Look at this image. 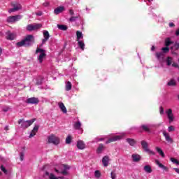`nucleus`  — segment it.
I'll use <instances>...</instances> for the list:
<instances>
[{"instance_id":"412c9836","label":"nucleus","mask_w":179,"mask_h":179,"mask_svg":"<svg viewBox=\"0 0 179 179\" xmlns=\"http://www.w3.org/2000/svg\"><path fill=\"white\" fill-rule=\"evenodd\" d=\"M126 141L130 146H135L136 145V141L134 138H127Z\"/></svg>"},{"instance_id":"c03bdc74","label":"nucleus","mask_w":179,"mask_h":179,"mask_svg":"<svg viewBox=\"0 0 179 179\" xmlns=\"http://www.w3.org/2000/svg\"><path fill=\"white\" fill-rule=\"evenodd\" d=\"M76 19H78V16H72L69 19V22H76Z\"/></svg>"},{"instance_id":"aec40b11","label":"nucleus","mask_w":179,"mask_h":179,"mask_svg":"<svg viewBox=\"0 0 179 179\" xmlns=\"http://www.w3.org/2000/svg\"><path fill=\"white\" fill-rule=\"evenodd\" d=\"M155 163L157 166H159V167L160 169H162L163 170H165L166 171H168L169 168H167V166L163 165L162 163H160V162L157 159L155 160Z\"/></svg>"},{"instance_id":"0eeeda50","label":"nucleus","mask_w":179,"mask_h":179,"mask_svg":"<svg viewBox=\"0 0 179 179\" xmlns=\"http://www.w3.org/2000/svg\"><path fill=\"white\" fill-rule=\"evenodd\" d=\"M120 139H122V136H114L108 138V141L106 142V143L108 144L113 142H117V141H120Z\"/></svg>"},{"instance_id":"79ce46f5","label":"nucleus","mask_w":179,"mask_h":179,"mask_svg":"<svg viewBox=\"0 0 179 179\" xmlns=\"http://www.w3.org/2000/svg\"><path fill=\"white\" fill-rule=\"evenodd\" d=\"M168 131L169 132H173V131H176V129L174 128V126H169Z\"/></svg>"},{"instance_id":"864d4df0","label":"nucleus","mask_w":179,"mask_h":179,"mask_svg":"<svg viewBox=\"0 0 179 179\" xmlns=\"http://www.w3.org/2000/svg\"><path fill=\"white\" fill-rule=\"evenodd\" d=\"M69 14H70L71 16H73V15H75V13L73 12V10H69Z\"/></svg>"},{"instance_id":"e2e57ef3","label":"nucleus","mask_w":179,"mask_h":179,"mask_svg":"<svg viewBox=\"0 0 179 179\" xmlns=\"http://www.w3.org/2000/svg\"><path fill=\"white\" fill-rule=\"evenodd\" d=\"M45 176H50V172L48 171H45Z\"/></svg>"},{"instance_id":"052dcab7","label":"nucleus","mask_w":179,"mask_h":179,"mask_svg":"<svg viewBox=\"0 0 179 179\" xmlns=\"http://www.w3.org/2000/svg\"><path fill=\"white\" fill-rule=\"evenodd\" d=\"M173 170L176 171V173H178V174H179V169L174 168Z\"/></svg>"},{"instance_id":"4468645a","label":"nucleus","mask_w":179,"mask_h":179,"mask_svg":"<svg viewBox=\"0 0 179 179\" xmlns=\"http://www.w3.org/2000/svg\"><path fill=\"white\" fill-rule=\"evenodd\" d=\"M108 162H110V158L108 156H104L102 159L103 167H107L108 166Z\"/></svg>"},{"instance_id":"9b49d317","label":"nucleus","mask_w":179,"mask_h":179,"mask_svg":"<svg viewBox=\"0 0 179 179\" xmlns=\"http://www.w3.org/2000/svg\"><path fill=\"white\" fill-rule=\"evenodd\" d=\"M6 38L7 40H15L16 35H15V34L10 32V31H8L6 33Z\"/></svg>"},{"instance_id":"37998d69","label":"nucleus","mask_w":179,"mask_h":179,"mask_svg":"<svg viewBox=\"0 0 179 179\" xmlns=\"http://www.w3.org/2000/svg\"><path fill=\"white\" fill-rule=\"evenodd\" d=\"M49 179H59V178L55 177V175H54V173H50V175L49 176Z\"/></svg>"},{"instance_id":"4be33fe9","label":"nucleus","mask_w":179,"mask_h":179,"mask_svg":"<svg viewBox=\"0 0 179 179\" xmlns=\"http://www.w3.org/2000/svg\"><path fill=\"white\" fill-rule=\"evenodd\" d=\"M156 57L157 59L160 61V59H163L164 58V53H163L162 52H156Z\"/></svg>"},{"instance_id":"2eb2a0df","label":"nucleus","mask_w":179,"mask_h":179,"mask_svg":"<svg viewBox=\"0 0 179 179\" xmlns=\"http://www.w3.org/2000/svg\"><path fill=\"white\" fill-rule=\"evenodd\" d=\"M58 106L64 114H66L68 113V110H66V107H65V105L62 102H59Z\"/></svg>"},{"instance_id":"f704fd0d","label":"nucleus","mask_w":179,"mask_h":179,"mask_svg":"<svg viewBox=\"0 0 179 179\" xmlns=\"http://www.w3.org/2000/svg\"><path fill=\"white\" fill-rule=\"evenodd\" d=\"M162 51H163V54H167L170 51V48L169 46H166L165 48H162Z\"/></svg>"},{"instance_id":"6e6552de","label":"nucleus","mask_w":179,"mask_h":179,"mask_svg":"<svg viewBox=\"0 0 179 179\" xmlns=\"http://www.w3.org/2000/svg\"><path fill=\"white\" fill-rule=\"evenodd\" d=\"M12 6H13V8H10L8 10L9 13H12L13 12H17V10H20V9H22V5H20V4H16V3H13Z\"/></svg>"},{"instance_id":"680f3d73","label":"nucleus","mask_w":179,"mask_h":179,"mask_svg":"<svg viewBox=\"0 0 179 179\" xmlns=\"http://www.w3.org/2000/svg\"><path fill=\"white\" fill-rule=\"evenodd\" d=\"M176 35L179 36V29L176 31Z\"/></svg>"},{"instance_id":"f3484780","label":"nucleus","mask_w":179,"mask_h":179,"mask_svg":"<svg viewBox=\"0 0 179 179\" xmlns=\"http://www.w3.org/2000/svg\"><path fill=\"white\" fill-rule=\"evenodd\" d=\"M141 146L145 152L149 151V145L145 141H141Z\"/></svg>"},{"instance_id":"6e6d98bb","label":"nucleus","mask_w":179,"mask_h":179,"mask_svg":"<svg viewBox=\"0 0 179 179\" xmlns=\"http://www.w3.org/2000/svg\"><path fill=\"white\" fill-rule=\"evenodd\" d=\"M36 16H41L43 15V12L39 11L38 13H36Z\"/></svg>"},{"instance_id":"ea45409f","label":"nucleus","mask_w":179,"mask_h":179,"mask_svg":"<svg viewBox=\"0 0 179 179\" xmlns=\"http://www.w3.org/2000/svg\"><path fill=\"white\" fill-rule=\"evenodd\" d=\"M171 162H172V163H173L174 164H178V165H179V162H178V160L177 159H176V158L171 157Z\"/></svg>"},{"instance_id":"a878e982","label":"nucleus","mask_w":179,"mask_h":179,"mask_svg":"<svg viewBox=\"0 0 179 179\" xmlns=\"http://www.w3.org/2000/svg\"><path fill=\"white\" fill-rule=\"evenodd\" d=\"M76 36H77L76 41H80V38H83V34H82V31H76Z\"/></svg>"},{"instance_id":"c9c22d12","label":"nucleus","mask_w":179,"mask_h":179,"mask_svg":"<svg viewBox=\"0 0 179 179\" xmlns=\"http://www.w3.org/2000/svg\"><path fill=\"white\" fill-rule=\"evenodd\" d=\"M94 176L96 178H100V177H101V173L100 172V171L96 170L94 172Z\"/></svg>"},{"instance_id":"6ab92c4d","label":"nucleus","mask_w":179,"mask_h":179,"mask_svg":"<svg viewBox=\"0 0 179 179\" xmlns=\"http://www.w3.org/2000/svg\"><path fill=\"white\" fill-rule=\"evenodd\" d=\"M77 148H78V149H80L82 150L85 149V148H86V144H85V143L83 141H79L77 143Z\"/></svg>"},{"instance_id":"c85d7f7f","label":"nucleus","mask_w":179,"mask_h":179,"mask_svg":"<svg viewBox=\"0 0 179 179\" xmlns=\"http://www.w3.org/2000/svg\"><path fill=\"white\" fill-rule=\"evenodd\" d=\"M78 47L83 51L85 50V43L83 42V41H77Z\"/></svg>"},{"instance_id":"7c9ffc66","label":"nucleus","mask_w":179,"mask_h":179,"mask_svg":"<svg viewBox=\"0 0 179 179\" xmlns=\"http://www.w3.org/2000/svg\"><path fill=\"white\" fill-rule=\"evenodd\" d=\"M57 27L59 30H63L64 31L68 30V27L66 25L57 24Z\"/></svg>"},{"instance_id":"f257e3e1","label":"nucleus","mask_w":179,"mask_h":179,"mask_svg":"<svg viewBox=\"0 0 179 179\" xmlns=\"http://www.w3.org/2000/svg\"><path fill=\"white\" fill-rule=\"evenodd\" d=\"M34 36L33 35H27L22 41L17 42V47H31L34 44Z\"/></svg>"},{"instance_id":"393cba45","label":"nucleus","mask_w":179,"mask_h":179,"mask_svg":"<svg viewBox=\"0 0 179 179\" xmlns=\"http://www.w3.org/2000/svg\"><path fill=\"white\" fill-rule=\"evenodd\" d=\"M141 128L143 129V131H145V132H150V128H149V126L146 124H142Z\"/></svg>"},{"instance_id":"49530a36","label":"nucleus","mask_w":179,"mask_h":179,"mask_svg":"<svg viewBox=\"0 0 179 179\" xmlns=\"http://www.w3.org/2000/svg\"><path fill=\"white\" fill-rule=\"evenodd\" d=\"M24 157V152H20V159L21 162H23V159Z\"/></svg>"},{"instance_id":"cd10ccee","label":"nucleus","mask_w":179,"mask_h":179,"mask_svg":"<svg viewBox=\"0 0 179 179\" xmlns=\"http://www.w3.org/2000/svg\"><path fill=\"white\" fill-rule=\"evenodd\" d=\"M71 89H72V83H71V81H69L66 84V92H69V90H71Z\"/></svg>"},{"instance_id":"20e7f679","label":"nucleus","mask_w":179,"mask_h":179,"mask_svg":"<svg viewBox=\"0 0 179 179\" xmlns=\"http://www.w3.org/2000/svg\"><path fill=\"white\" fill-rule=\"evenodd\" d=\"M22 20V15H10L8 16L6 19L7 23H16V22H19V20Z\"/></svg>"},{"instance_id":"09e8293b","label":"nucleus","mask_w":179,"mask_h":179,"mask_svg":"<svg viewBox=\"0 0 179 179\" xmlns=\"http://www.w3.org/2000/svg\"><path fill=\"white\" fill-rule=\"evenodd\" d=\"M61 174H62L63 176H68V171H66V170L60 172Z\"/></svg>"},{"instance_id":"7ed1b4c3","label":"nucleus","mask_w":179,"mask_h":179,"mask_svg":"<svg viewBox=\"0 0 179 179\" xmlns=\"http://www.w3.org/2000/svg\"><path fill=\"white\" fill-rule=\"evenodd\" d=\"M38 52H40L39 57L38 58L40 64H43V61L44 59V58H45V57H47V54H45V50H44L43 49L37 48L36 50V54H38Z\"/></svg>"},{"instance_id":"423d86ee","label":"nucleus","mask_w":179,"mask_h":179,"mask_svg":"<svg viewBox=\"0 0 179 179\" xmlns=\"http://www.w3.org/2000/svg\"><path fill=\"white\" fill-rule=\"evenodd\" d=\"M162 134L165 138V141H166V142H168V143H173L174 142L173 138H171V137L170 136V134L169 133H167V131L166 130L163 131Z\"/></svg>"},{"instance_id":"603ef678","label":"nucleus","mask_w":179,"mask_h":179,"mask_svg":"<svg viewBox=\"0 0 179 179\" xmlns=\"http://www.w3.org/2000/svg\"><path fill=\"white\" fill-rule=\"evenodd\" d=\"M145 152H148V153H150V155H155V152L150 150V149H148V151H145Z\"/></svg>"},{"instance_id":"dca6fc26","label":"nucleus","mask_w":179,"mask_h":179,"mask_svg":"<svg viewBox=\"0 0 179 179\" xmlns=\"http://www.w3.org/2000/svg\"><path fill=\"white\" fill-rule=\"evenodd\" d=\"M38 126H35L34 129L31 130V134L29 135V138H33V136H36V134L38 132Z\"/></svg>"},{"instance_id":"69168bd1","label":"nucleus","mask_w":179,"mask_h":179,"mask_svg":"<svg viewBox=\"0 0 179 179\" xmlns=\"http://www.w3.org/2000/svg\"><path fill=\"white\" fill-rule=\"evenodd\" d=\"M55 171L56 173H59V171L58 169H55Z\"/></svg>"},{"instance_id":"1a4fd4ad","label":"nucleus","mask_w":179,"mask_h":179,"mask_svg":"<svg viewBox=\"0 0 179 179\" xmlns=\"http://www.w3.org/2000/svg\"><path fill=\"white\" fill-rule=\"evenodd\" d=\"M26 103H27V104H38L40 100H38V98L31 97L27 99Z\"/></svg>"},{"instance_id":"58836bf2","label":"nucleus","mask_w":179,"mask_h":179,"mask_svg":"<svg viewBox=\"0 0 179 179\" xmlns=\"http://www.w3.org/2000/svg\"><path fill=\"white\" fill-rule=\"evenodd\" d=\"M43 25L41 24H36L34 25V30H38V29H41Z\"/></svg>"},{"instance_id":"0e129e2a","label":"nucleus","mask_w":179,"mask_h":179,"mask_svg":"<svg viewBox=\"0 0 179 179\" xmlns=\"http://www.w3.org/2000/svg\"><path fill=\"white\" fill-rule=\"evenodd\" d=\"M155 46H152V48H151V51H155Z\"/></svg>"},{"instance_id":"9d476101","label":"nucleus","mask_w":179,"mask_h":179,"mask_svg":"<svg viewBox=\"0 0 179 179\" xmlns=\"http://www.w3.org/2000/svg\"><path fill=\"white\" fill-rule=\"evenodd\" d=\"M166 115H167V117L169 120V122H173V121H174V115L173 114V110L169 109L166 111Z\"/></svg>"},{"instance_id":"774afa93","label":"nucleus","mask_w":179,"mask_h":179,"mask_svg":"<svg viewBox=\"0 0 179 179\" xmlns=\"http://www.w3.org/2000/svg\"><path fill=\"white\" fill-rule=\"evenodd\" d=\"M57 178L64 179V176L57 177Z\"/></svg>"},{"instance_id":"5fc2aeb1","label":"nucleus","mask_w":179,"mask_h":179,"mask_svg":"<svg viewBox=\"0 0 179 179\" xmlns=\"http://www.w3.org/2000/svg\"><path fill=\"white\" fill-rule=\"evenodd\" d=\"M172 66H173L174 68H178V64H177V63H173V64H172Z\"/></svg>"},{"instance_id":"e433bc0d","label":"nucleus","mask_w":179,"mask_h":179,"mask_svg":"<svg viewBox=\"0 0 179 179\" xmlns=\"http://www.w3.org/2000/svg\"><path fill=\"white\" fill-rule=\"evenodd\" d=\"M176 80H171L168 83L167 85L168 86H176Z\"/></svg>"},{"instance_id":"3c124183","label":"nucleus","mask_w":179,"mask_h":179,"mask_svg":"<svg viewBox=\"0 0 179 179\" xmlns=\"http://www.w3.org/2000/svg\"><path fill=\"white\" fill-rule=\"evenodd\" d=\"M1 171H3V173L7 172L6 169H5V167H3V166H1Z\"/></svg>"},{"instance_id":"a19ab883","label":"nucleus","mask_w":179,"mask_h":179,"mask_svg":"<svg viewBox=\"0 0 179 179\" xmlns=\"http://www.w3.org/2000/svg\"><path fill=\"white\" fill-rule=\"evenodd\" d=\"M110 177L112 179H115L117 178V174H115V172L112 171L110 173Z\"/></svg>"},{"instance_id":"72a5a7b5","label":"nucleus","mask_w":179,"mask_h":179,"mask_svg":"<svg viewBox=\"0 0 179 179\" xmlns=\"http://www.w3.org/2000/svg\"><path fill=\"white\" fill-rule=\"evenodd\" d=\"M172 62H173V58L171 57H168L166 59V65H168V66H170Z\"/></svg>"},{"instance_id":"2f4dec72","label":"nucleus","mask_w":179,"mask_h":179,"mask_svg":"<svg viewBox=\"0 0 179 179\" xmlns=\"http://www.w3.org/2000/svg\"><path fill=\"white\" fill-rule=\"evenodd\" d=\"M173 42L170 40V38H166V39L165 40L166 47L170 46V45L173 44Z\"/></svg>"},{"instance_id":"a211bd4d","label":"nucleus","mask_w":179,"mask_h":179,"mask_svg":"<svg viewBox=\"0 0 179 179\" xmlns=\"http://www.w3.org/2000/svg\"><path fill=\"white\" fill-rule=\"evenodd\" d=\"M131 158L133 162L138 163V162L141 161V155H138V154H133L131 155Z\"/></svg>"},{"instance_id":"13d9d810","label":"nucleus","mask_w":179,"mask_h":179,"mask_svg":"<svg viewBox=\"0 0 179 179\" xmlns=\"http://www.w3.org/2000/svg\"><path fill=\"white\" fill-rule=\"evenodd\" d=\"M43 6L47 7V6H48V5H50V3L45 2V3H43Z\"/></svg>"},{"instance_id":"5701e85b","label":"nucleus","mask_w":179,"mask_h":179,"mask_svg":"<svg viewBox=\"0 0 179 179\" xmlns=\"http://www.w3.org/2000/svg\"><path fill=\"white\" fill-rule=\"evenodd\" d=\"M144 171H145V173H148V174H150V173L153 171V170H152V167L150 166V165H145L144 166Z\"/></svg>"},{"instance_id":"4d7b16f0","label":"nucleus","mask_w":179,"mask_h":179,"mask_svg":"<svg viewBox=\"0 0 179 179\" xmlns=\"http://www.w3.org/2000/svg\"><path fill=\"white\" fill-rule=\"evenodd\" d=\"M174 26H176V24H174V23H173V22L169 23V27H174Z\"/></svg>"},{"instance_id":"b1692460","label":"nucleus","mask_w":179,"mask_h":179,"mask_svg":"<svg viewBox=\"0 0 179 179\" xmlns=\"http://www.w3.org/2000/svg\"><path fill=\"white\" fill-rule=\"evenodd\" d=\"M104 150V145L102 143L99 144V147L96 149V153L100 154L103 152Z\"/></svg>"},{"instance_id":"de8ad7c7","label":"nucleus","mask_w":179,"mask_h":179,"mask_svg":"<svg viewBox=\"0 0 179 179\" xmlns=\"http://www.w3.org/2000/svg\"><path fill=\"white\" fill-rule=\"evenodd\" d=\"M159 113L161 114V115H163V114H164V108H163V106H161L159 108Z\"/></svg>"},{"instance_id":"bf43d9fd","label":"nucleus","mask_w":179,"mask_h":179,"mask_svg":"<svg viewBox=\"0 0 179 179\" xmlns=\"http://www.w3.org/2000/svg\"><path fill=\"white\" fill-rule=\"evenodd\" d=\"M3 111H4V113H6L8 111H9V108H5L3 109Z\"/></svg>"},{"instance_id":"338daca9","label":"nucleus","mask_w":179,"mask_h":179,"mask_svg":"<svg viewBox=\"0 0 179 179\" xmlns=\"http://www.w3.org/2000/svg\"><path fill=\"white\" fill-rule=\"evenodd\" d=\"M0 55H2V48H0Z\"/></svg>"},{"instance_id":"39448f33","label":"nucleus","mask_w":179,"mask_h":179,"mask_svg":"<svg viewBox=\"0 0 179 179\" xmlns=\"http://www.w3.org/2000/svg\"><path fill=\"white\" fill-rule=\"evenodd\" d=\"M48 143L53 145H59V138L52 134L48 137Z\"/></svg>"},{"instance_id":"f8f14e48","label":"nucleus","mask_w":179,"mask_h":179,"mask_svg":"<svg viewBox=\"0 0 179 179\" xmlns=\"http://www.w3.org/2000/svg\"><path fill=\"white\" fill-rule=\"evenodd\" d=\"M43 37L44 39L42 40L43 44H45L46 41H48V39L50 38V33L48 31H43Z\"/></svg>"},{"instance_id":"ddd939ff","label":"nucleus","mask_w":179,"mask_h":179,"mask_svg":"<svg viewBox=\"0 0 179 179\" xmlns=\"http://www.w3.org/2000/svg\"><path fill=\"white\" fill-rule=\"evenodd\" d=\"M64 10H65V7L59 6L54 10V13L55 15H59V13H62Z\"/></svg>"},{"instance_id":"c756f323","label":"nucleus","mask_w":179,"mask_h":179,"mask_svg":"<svg viewBox=\"0 0 179 179\" xmlns=\"http://www.w3.org/2000/svg\"><path fill=\"white\" fill-rule=\"evenodd\" d=\"M74 129H77L79 130L80 129V127H82V124L80 123V122H76L74 125Z\"/></svg>"},{"instance_id":"8fccbe9b","label":"nucleus","mask_w":179,"mask_h":179,"mask_svg":"<svg viewBox=\"0 0 179 179\" xmlns=\"http://www.w3.org/2000/svg\"><path fill=\"white\" fill-rule=\"evenodd\" d=\"M63 167H64V170H66V171L69 170V169H70L69 166L65 165V164H63Z\"/></svg>"},{"instance_id":"473e14b6","label":"nucleus","mask_w":179,"mask_h":179,"mask_svg":"<svg viewBox=\"0 0 179 179\" xmlns=\"http://www.w3.org/2000/svg\"><path fill=\"white\" fill-rule=\"evenodd\" d=\"M72 142V136L69 135L66 138V145L71 144Z\"/></svg>"},{"instance_id":"4c0bfd02","label":"nucleus","mask_w":179,"mask_h":179,"mask_svg":"<svg viewBox=\"0 0 179 179\" xmlns=\"http://www.w3.org/2000/svg\"><path fill=\"white\" fill-rule=\"evenodd\" d=\"M27 30H28L29 31H33V30H34V27L33 24H29L27 27Z\"/></svg>"},{"instance_id":"f03ea898","label":"nucleus","mask_w":179,"mask_h":179,"mask_svg":"<svg viewBox=\"0 0 179 179\" xmlns=\"http://www.w3.org/2000/svg\"><path fill=\"white\" fill-rule=\"evenodd\" d=\"M36 121V119H31L30 120H24L23 119H20L18 120L19 125H21L22 128H24V129H27L28 127H30L34 122Z\"/></svg>"},{"instance_id":"a18cd8bd","label":"nucleus","mask_w":179,"mask_h":179,"mask_svg":"<svg viewBox=\"0 0 179 179\" xmlns=\"http://www.w3.org/2000/svg\"><path fill=\"white\" fill-rule=\"evenodd\" d=\"M175 48V50H179V43H175L173 47H171V49Z\"/></svg>"},{"instance_id":"bb28decb","label":"nucleus","mask_w":179,"mask_h":179,"mask_svg":"<svg viewBox=\"0 0 179 179\" xmlns=\"http://www.w3.org/2000/svg\"><path fill=\"white\" fill-rule=\"evenodd\" d=\"M155 149H156L157 153H159V155H160V156H162V157H165L164 152H163V150H162V148H160L159 147H156Z\"/></svg>"}]
</instances>
